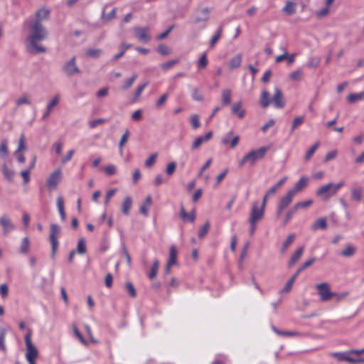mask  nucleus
Returning <instances> with one entry per match:
<instances>
[{"label": "nucleus", "instance_id": "nucleus-56", "mask_svg": "<svg viewBox=\"0 0 364 364\" xmlns=\"http://www.w3.org/2000/svg\"><path fill=\"white\" fill-rule=\"evenodd\" d=\"M136 77H137V75H134L131 77L127 79L124 84L122 85V88L123 90H127V89L129 88L133 85V83L136 80Z\"/></svg>", "mask_w": 364, "mask_h": 364}, {"label": "nucleus", "instance_id": "nucleus-48", "mask_svg": "<svg viewBox=\"0 0 364 364\" xmlns=\"http://www.w3.org/2000/svg\"><path fill=\"white\" fill-rule=\"evenodd\" d=\"M312 204H313V200L309 199V200H307L305 201L297 202L294 205H295L296 208H297V210H299V209L307 208Z\"/></svg>", "mask_w": 364, "mask_h": 364}, {"label": "nucleus", "instance_id": "nucleus-7", "mask_svg": "<svg viewBox=\"0 0 364 364\" xmlns=\"http://www.w3.org/2000/svg\"><path fill=\"white\" fill-rule=\"evenodd\" d=\"M316 288L318 290V294L320 299L322 301H328L332 299L333 292L331 291L330 286L328 283H321L316 285Z\"/></svg>", "mask_w": 364, "mask_h": 364}, {"label": "nucleus", "instance_id": "nucleus-8", "mask_svg": "<svg viewBox=\"0 0 364 364\" xmlns=\"http://www.w3.org/2000/svg\"><path fill=\"white\" fill-rule=\"evenodd\" d=\"M210 9L208 7L197 10L192 16L191 21L193 24H198L200 22H207L210 18Z\"/></svg>", "mask_w": 364, "mask_h": 364}, {"label": "nucleus", "instance_id": "nucleus-24", "mask_svg": "<svg viewBox=\"0 0 364 364\" xmlns=\"http://www.w3.org/2000/svg\"><path fill=\"white\" fill-rule=\"evenodd\" d=\"M132 205V198L130 196H127L124 198L123 203H122V212L124 215H128L129 213V210Z\"/></svg>", "mask_w": 364, "mask_h": 364}, {"label": "nucleus", "instance_id": "nucleus-22", "mask_svg": "<svg viewBox=\"0 0 364 364\" xmlns=\"http://www.w3.org/2000/svg\"><path fill=\"white\" fill-rule=\"evenodd\" d=\"M223 26H220L218 27V28L216 30L215 34L213 36V37L211 38L210 41V45H209V47L210 48H214V46H215V44L217 43V42L219 41V39L221 38L222 36V33H223Z\"/></svg>", "mask_w": 364, "mask_h": 364}, {"label": "nucleus", "instance_id": "nucleus-39", "mask_svg": "<svg viewBox=\"0 0 364 364\" xmlns=\"http://www.w3.org/2000/svg\"><path fill=\"white\" fill-rule=\"evenodd\" d=\"M116 11H117L116 8H114L109 14H106L105 9H103V11L102 12V16H101L102 20L107 22V21H109L114 19L116 16Z\"/></svg>", "mask_w": 364, "mask_h": 364}, {"label": "nucleus", "instance_id": "nucleus-36", "mask_svg": "<svg viewBox=\"0 0 364 364\" xmlns=\"http://www.w3.org/2000/svg\"><path fill=\"white\" fill-rule=\"evenodd\" d=\"M327 228L326 219L321 218L315 221L313 225L314 230L322 229L325 230Z\"/></svg>", "mask_w": 364, "mask_h": 364}, {"label": "nucleus", "instance_id": "nucleus-59", "mask_svg": "<svg viewBox=\"0 0 364 364\" xmlns=\"http://www.w3.org/2000/svg\"><path fill=\"white\" fill-rule=\"evenodd\" d=\"M176 168V163L174 161L171 162L168 164V166L166 168V173L168 176H172L174 173Z\"/></svg>", "mask_w": 364, "mask_h": 364}, {"label": "nucleus", "instance_id": "nucleus-18", "mask_svg": "<svg viewBox=\"0 0 364 364\" xmlns=\"http://www.w3.org/2000/svg\"><path fill=\"white\" fill-rule=\"evenodd\" d=\"M242 102L239 101L232 105L231 107V113L236 115L239 119H243L245 116L246 111L242 108Z\"/></svg>", "mask_w": 364, "mask_h": 364}, {"label": "nucleus", "instance_id": "nucleus-41", "mask_svg": "<svg viewBox=\"0 0 364 364\" xmlns=\"http://www.w3.org/2000/svg\"><path fill=\"white\" fill-rule=\"evenodd\" d=\"M295 4L291 1H287L284 7L283 8V11L287 13L288 15H293L296 12Z\"/></svg>", "mask_w": 364, "mask_h": 364}, {"label": "nucleus", "instance_id": "nucleus-16", "mask_svg": "<svg viewBox=\"0 0 364 364\" xmlns=\"http://www.w3.org/2000/svg\"><path fill=\"white\" fill-rule=\"evenodd\" d=\"M179 216L181 219L184 222L189 221L191 223H193L196 219V213L194 210L188 213L186 211L183 203L181 204Z\"/></svg>", "mask_w": 364, "mask_h": 364}, {"label": "nucleus", "instance_id": "nucleus-63", "mask_svg": "<svg viewBox=\"0 0 364 364\" xmlns=\"http://www.w3.org/2000/svg\"><path fill=\"white\" fill-rule=\"evenodd\" d=\"M191 123L194 129H198L200 126L199 117L197 114H194L191 117Z\"/></svg>", "mask_w": 364, "mask_h": 364}, {"label": "nucleus", "instance_id": "nucleus-5", "mask_svg": "<svg viewBox=\"0 0 364 364\" xmlns=\"http://www.w3.org/2000/svg\"><path fill=\"white\" fill-rule=\"evenodd\" d=\"M31 335V331L29 330L28 332L25 336V343L26 346V359H36V358L38 355V351L36 346L32 343Z\"/></svg>", "mask_w": 364, "mask_h": 364}, {"label": "nucleus", "instance_id": "nucleus-19", "mask_svg": "<svg viewBox=\"0 0 364 364\" xmlns=\"http://www.w3.org/2000/svg\"><path fill=\"white\" fill-rule=\"evenodd\" d=\"M294 196H295V195L293 193V192L291 193L289 190L287 191V193L284 196H282L281 198V199L278 203V205L286 209L289 205V204L292 202V200Z\"/></svg>", "mask_w": 364, "mask_h": 364}, {"label": "nucleus", "instance_id": "nucleus-21", "mask_svg": "<svg viewBox=\"0 0 364 364\" xmlns=\"http://www.w3.org/2000/svg\"><path fill=\"white\" fill-rule=\"evenodd\" d=\"M152 203V198L151 196H147L144 203L141 205L139 212L141 214L144 216H148L149 210L148 207H149Z\"/></svg>", "mask_w": 364, "mask_h": 364}, {"label": "nucleus", "instance_id": "nucleus-37", "mask_svg": "<svg viewBox=\"0 0 364 364\" xmlns=\"http://www.w3.org/2000/svg\"><path fill=\"white\" fill-rule=\"evenodd\" d=\"M29 245H30L29 239H28V237H25L24 238H23V240L21 241L19 252L21 254H24V255L27 254L29 250Z\"/></svg>", "mask_w": 364, "mask_h": 364}, {"label": "nucleus", "instance_id": "nucleus-50", "mask_svg": "<svg viewBox=\"0 0 364 364\" xmlns=\"http://www.w3.org/2000/svg\"><path fill=\"white\" fill-rule=\"evenodd\" d=\"M125 287L131 297L135 298L136 296V291L132 282H127Z\"/></svg>", "mask_w": 364, "mask_h": 364}, {"label": "nucleus", "instance_id": "nucleus-11", "mask_svg": "<svg viewBox=\"0 0 364 364\" xmlns=\"http://www.w3.org/2000/svg\"><path fill=\"white\" fill-rule=\"evenodd\" d=\"M0 224L3 228L4 235H7L10 232L15 230L16 227L11 222V220L6 215H4L0 218Z\"/></svg>", "mask_w": 364, "mask_h": 364}, {"label": "nucleus", "instance_id": "nucleus-15", "mask_svg": "<svg viewBox=\"0 0 364 364\" xmlns=\"http://www.w3.org/2000/svg\"><path fill=\"white\" fill-rule=\"evenodd\" d=\"M213 136V132L210 131L203 136H200L193 142L191 149L193 150L198 149L203 143L208 141Z\"/></svg>", "mask_w": 364, "mask_h": 364}, {"label": "nucleus", "instance_id": "nucleus-13", "mask_svg": "<svg viewBox=\"0 0 364 364\" xmlns=\"http://www.w3.org/2000/svg\"><path fill=\"white\" fill-rule=\"evenodd\" d=\"M50 13V10L46 8H41L36 12L34 18H30L27 21L42 23L43 21L48 20L49 18Z\"/></svg>", "mask_w": 364, "mask_h": 364}, {"label": "nucleus", "instance_id": "nucleus-29", "mask_svg": "<svg viewBox=\"0 0 364 364\" xmlns=\"http://www.w3.org/2000/svg\"><path fill=\"white\" fill-rule=\"evenodd\" d=\"M177 260V250L175 246L170 247L169 259L168 260V266H173L176 263Z\"/></svg>", "mask_w": 364, "mask_h": 364}, {"label": "nucleus", "instance_id": "nucleus-23", "mask_svg": "<svg viewBox=\"0 0 364 364\" xmlns=\"http://www.w3.org/2000/svg\"><path fill=\"white\" fill-rule=\"evenodd\" d=\"M364 100V92L358 93H352L347 97V100L349 104H353L358 101Z\"/></svg>", "mask_w": 364, "mask_h": 364}, {"label": "nucleus", "instance_id": "nucleus-27", "mask_svg": "<svg viewBox=\"0 0 364 364\" xmlns=\"http://www.w3.org/2000/svg\"><path fill=\"white\" fill-rule=\"evenodd\" d=\"M298 210L296 208L295 205H294L286 213L284 220L283 225H287L289 222L291 220L293 216L297 213Z\"/></svg>", "mask_w": 364, "mask_h": 364}, {"label": "nucleus", "instance_id": "nucleus-60", "mask_svg": "<svg viewBox=\"0 0 364 364\" xmlns=\"http://www.w3.org/2000/svg\"><path fill=\"white\" fill-rule=\"evenodd\" d=\"M192 98L196 101H202L203 100V95L200 93L198 88H193L191 94Z\"/></svg>", "mask_w": 364, "mask_h": 364}, {"label": "nucleus", "instance_id": "nucleus-64", "mask_svg": "<svg viewBox=\"0 0 364 364\" xmlns=\"http://www.w3.org/2000/svg\"><path fill=\"white\" fill-rule=\"evenodd\" d=\"M158 51L160 54L163 55H167L170 54L171 50L170 49L165 45L161 44L158 46Z\"/></svg>", "mask_w": 364, "mask_h": 364}, {"label": "nucleus", "instance_id": "nucleus-33", "mask_svg": "<svg viewBox=\"0 0 364 364\" xmlns=\"http://www.w3.org/2000/svg\"><path fill=\"white\" fill-rule=\"evenodd\" d=\"M363 188L361 187L353 188L351 190V199L355 201H360L362 199Z\"/></svg>", "mask_w": 364, "mask_h": 364}, {"label": "nucleus", "instance_id": "nucleus-6", "mask_svg": "<svg viewBox=\"0 0 364 364\" xmlns=\"http://www.w3.org/2000/svg\"><path fill=\"white\" fill-rule=\"evenodd\" d=\"M62 70L67 77H71L79 74L80 70L76 65V57L73 56L70 60L66 62L62 67Z\"/></svg>", "mask_w": 364, "mask_h": 364}, {"label": "nucleus", "instance_id": "nucleus-30", "mask_svg": "<svg viewBox=\"0 0 364 364\" xmlns=\"http://www.w3.org/2000/svg\"><path fill=\"white\" fill-rule=\"evenodd\" d=\"M231 94L232 92L229 89L223 90L222 92V105L223 106L229 105L231 102Z\"/></svg>", "mask_w": 364, "mask_h": 364}, {"label": "nucleus", "instance_id": "nucleus-51", "mask_svg": "<svg viewBox=\"0 0 364 364\" xmlns=\"http://www.w3.org/2000/svg\"><path fill=\"white\" fill-rule=\"evenodd\" d=\"M102 50L101 49L91 48V49L87 50L86 55L88 57L97 58L102 54Z\"/></svg>", "mask_w": 364, "mask_h": 364}, {"label": "nucleus", "instance_id": "nucleus-14", "mask_svg": "<svg viewBox=\"0 0 364 364\" xmlns=\"http://www.w3.org/2000/svg\"><path fill=\"white\" fill-rule=\"evenodd\" d=\"M272 102L274 106L277 109L283 108L285 106V101L283 97V93L278 87L274 88V94L272 97Z\"/></svg>", "mask_w": 364, "mask_h": 364}, {"label": "nucleus", "instance_id": "nucleus-61", "mask_svg": "<svg viewBox=\"0 0 364 364\" xmlns=\"http://www.w3.org/2000/svg\"><path fill=\"white\" fill-rule=\"evenodd\" d=\"M157 157V154H151L145 161V166L146 167H151L152 166L155 162Z\"/></svg>", "mask_w": 364, "mask_h": 364}, {"label": "nucleus", "instance_id": "nucleus-12", "mask_svg": "<svg viewBox=\"0 0 364 364\" xmlns=\"http://www.w3.org/2000/svg\"><path fill=\"white\" fill-rule=\"evenodd\" d=\"M148 27H136L134 28L135 36L139 41L144 43H148L151 39V36L148 33Z\"/></svg>", "mask_w": 364, "mask_h": 364}, {"label": "nucleus", "instance_id": "nucleus-32", "mask_svg": "<svg viewBox=\"0 0 364 364\" xmlns=\"http://www.w3.org/2000/svg\"><path fill=\"white\" fill-rule=\"evenodd\" d=\"M295 234L292 233L287 236V239L282 244V247L281 248L282 253H284L287 248L294 242L295 240Z\"/></svg>", "mask_w": 364, "mask_h": 364}, {"label": "nucleus", "instance_id": "nucleus-4", "mask_svg": "<svg viewBox=\"0 0 364 364\" xmlns=\"http://www.w3.org/2000/svg\"><path fill=\"white\" fill-rule=\"evenodd\" d=\"M60 232V228L57 224H51L50 225V242L51 243V258H55V254L58 250L59 242L57 239V235Z\"/></svg>", "mask_w": 364, "mask_h": 364}, {"label": "nucleus", "instance_id": "nucleus-25", "mask_svg": "<svg viewBox=\"0 0 364 364\" xmlns=\"http://www.w3.org/2000/svg\"><path fill=\"white\" fill-rule=\"evenodd\" d=\"M2 173L5 179L10 182L13 181L15 172L13 170L9 169L6 164L2 165Z\"/></svg>", "mask_w": 364, "mask_h": 364}, {"label": "nucleus", "instance_id": "nucleus-17", "mask_svg": "<svg viewBox=\"0 0 364 364\" xmlns=\"http://www.w3.org/2000/svg\"><path fill=\"white\" fill-rule=\"evenodd\" d=\"M309 183V179L305 177L302 176L294 185V188L290 189L289 191L296 196V194L300 191H301L303 189H304L306 187H307Z\"/></svg>", "mask_w": 364, "mask_h": 364}, {"label": "nucleus", "instance_id": "nucleus-45", "mask_svg": "<svg viewBox=\"0 0 364 364\" xmlns=\"http://www.w3.org/2000/svg\"><path fill=\"white\" fill-rule=\"evenodd\" d=\"M6 331L5 328H1L0 330V350L4 352H6V348L5 345V336H6Z\"/></svg>", "mask_w": 364, "mask_h": 364}, {"label": "nucleus", "instance_id": "nucleus-35", "mask_svg": "<svg viewBox=\"0 0 364 364\" xmlns=\"http://www.w3.org/2000/svg\"><path fill=\"white\" fill-rule=\"evenodd\" d=\"M129 135H130V132L128 129H127L125 130L124 133L123 134V135L122 136L121 139L119 142V152L121 154H122V153H123V146L127 143Z\"/></svg>", "mask_w": 364, "mask_h": 364}, {"label": "nucleus", "instance_id": "nucleus-47", "mask_svg": "<svg viewBox=\"0 0 364 364\" xmlns=\"http://www.w3.org/2000/svg\"><path fill=\"white\" fill-rule=\"evenodd\" d=\"M77 251L79 254H85L87 251L85 240L84 238H80L77 242Z\"/></svg>", "mask_w": 364, "mask_h": 364}, {"label": "nucleus", "instance_id": "nucleus-42", "mask_svg": "<svg viewBox=\"0 0 364 364\" xmlns=\"http://www.w3.org/2000/svg\"><path fill=\"white\" fill-rule=\"evenodd\" d=\"M319 145V141H317L306 151V155L304 156V159L306 161H308L311 158V156L314 154L316 149L318 148Z\"/></svg>", "mask_w": 364, "mask_h": 364}, {"label": "nucleus", "instance_id": "nucleus-49", "mask_svg": "<svg viewBox=\"0 0 364 364\" xmlns=\"http://www.w3.org/2000/svg\"><path fill=\"white\" fill-rule=\"evenodd\" d=\"M210 229V223L209 221H206L203 226L198 231V237L200 238H203L207 233L208 232Z\"/></svg>", "mask_w": 364, "mask_h": 364}, {"label": "nucleus", "instance_id": "nucleus-44", "mask_svg": "<svg viewBox=\"0 0 364 364\" xmlns=\"http://www.w3.org/2000/svg\"><path fill=\"white\" fill-rule=\"evenodd\" d=\"M9 154L7 143L3 141L0 144V157L3 159H6Z\"/></svg>", "mask_w": 364, "mask_h": 364}, {"label": "nucleus", "instance_id": "nucleus-1", "mask_svg": "<svg viewBox=\"0 0 364 364\" xmlns=\"http://www.w3.org/2000/svg\"><path fill=\"white\" fill-rule=\"evenodd\" d=\"M28 23V35L26 39L27 51L32 55L43 53L46 51L40 42L48 38V31L43 23L27 21Z\"/></svg>", "mask_w": 364, "mask_h": 364}, {"label": "nucleus", "instance_id": "nucleus-55", "mask_svg": "<svg viewBox=\"0 0 364 364\" xmlns=\"http://www.w3.org/2000/svg\"><path fill=\"white\" fill-rule=\"evenodd\" d=\"M59 95H55L47 105L46 108L47 109H48V112H51L53 107H55L59 103Z\"/></svg>", "mask_w": 364, "mask_h": 364}, {"label": "nucleus", "instance_id": "nucleus-20", "mask_svg": "<svg viewBox=\"0 0 364 364\" xmlns=\"http://www.w3.org/2000/svg\"><path fill=\"white\" fill-rule=\"evenodd\" d=\"M304 247L301 246L294 252L289 262V267H291L299 259L304 252Z\"/></svg>", "mask_w": 364, "mask_h": 364}, {"label": "nucleus", "instance_id": "nucleus-62", "mask_svg": "<svg viewBox=\"0 0 364 364\" xmlns=\"http://www.w3.org/2000/svg\"><path fill=\"white\" fill-rule=\"evenodd\" d=\"M348 292H342V293H336L333 292V295L332 296V299H333L336 302H339L343 300L347 295Z\"/></svg>", "mask_w": 364, "mask_h": 364}, {"label": "nucleus", "instance_id": "nucleus-10", "mask_svg": "<svg viewBox=\"0 0 364 364\" xmlns=\"http://www.w3.org/2000/svg\"><path fill=\"white\" fill-rule=\"evenodd\" d=\"M62 173L60 169L54 171L48 177L46 185L49 189H55L61 181Z\"/></svg>", "mask_w": 364, "mask_h": 364}, {"label": "nucleus", "instance_id": "nucleus-38", "mask_svg": "<svg viewBox=\"0 0 364 364\" xmlns=\"http://www.w3.org/2000/svg\"><path fill=\"white\" fill-rule=\"evenodd\" d=\"M304 122V116H299L294 119L291 127L290 129V134H292L294 130Z\"/></svg>", "mask_w": 364, "mask_h": 364}, {"label": "nucleus", "instance_id": "nucleus-31", "mask_svg": "<svg viewBox=\"0 0 364 364\" xmlns=\"http://www.w3.org/2000/svg\"><path fill=\"white\" fill-rule=\"evenodd\" d=\"M356 252V247L353 246L352 245H348L346 247L342 250L340 255L344 257H350Z\"/></svg>", "mask_w": 364, "mask_h": 364}, {"label": "nucleus", "instance_id": "nucleus-58", "mask_svg": "<svg viewBox=\"0 0 364 364\" xmlns=\"http://www.w3.org/2000/svg\"><path fill=\"white\" fill-rule=\"evenodd\" d=\"M321 62V59L318 57H312L311 58L307 63L308 67L309 68H316Z\"/></svg>", "mask_w": 364, "mask_h": 364}, {"label": "nucleus", "instance_id": "nucleus-34", "mask_svg": "<svg viewBox=\"0 0 364 364\" xmlns=\"http://www.w3.org/2000/svg\"><path fill=\"white\" fill-rule=\"evenodd\" d=\"M159 267V261L157 259H156L154 261L153 265H152V267L150 269V272L148 274V277L150 279H153L154 278H155L156 277Z\"/></svg>", "mask_w": 364, "mask_h": 364}, {"label": "nucleus", "instance_id": "nucleus-3", "mask_svg": "<svg viewBox=\"0 0 364 364\" xmlns=\"http://www.w3.org/2000/svg\"><path fill=\"white\" fill-rule=\"evenodd\" d=\"M344 184L345 182L343 181L336 184L328 183L318 188L316 191V196L321 198L323 200H327L331 197L336 195L337 192L344 186Z\"/></svg>", "mask_w": 364, "mask_h": 364}, {"label": "nucleus", "instance_id": "nucleus-26", "mask_svg": "<svg viewBox=\"0 0 364 364\" xmlns=\"http://www.w3.org/2000/svg\"><path fill=\"white\" fill-rule=\"evenodd\" d=\"M57 207L60 216V218L63 221L65 220L66 213L64 209V200L62 197H58L57 198Z\"/></svg>", "mask_w": 364, "mask_h": 364}, {"label": "nucleus", "instance_id": "nucleus-2", "mask_svg": "<svg viewBox=\"0 0 364 364\" xmlns=\"http://www.w3.org/2000/svg\"><path fill=\"white\" fill-rule=\"evenodd\" d=\"M269 149V146H262L257 149L251 150L239 161V167L242 168L246 164L253 166L257 161L262 160L265 156Z\"/></svg>", "mask_w": 364, "mask_h": 364}, {"label": "nucleus", "instance_id": "nucleus-46", "mask_svg": "<svg viewBox=\"0 0 364 364\" xmlns=\"http://www.w3.org/2000/svg\"><path fill=\"white\" fill-rule=\"evenodd\" d=\"M73 332L75 336L79 339L82 344L85 346L88 345V342L87 341V340L85 339L82 334L80 332V331L78 330L75 325H73Z\"/></svg>", "mask_w": 364, "mask_h": 364}, {"label": "nucleus", "instance_id": "nucleus-57", "mask_svg": "<svg viewBox=\"0 0 364 364\" xmlns=\"http://www.w3.org/2000/svg\"><path fill=\"white\" fill-rule=\"evenodd\" d=\"M178 63V59L171 60H169V61L166 62L164 63H162L161 65V68L163 70H167L171 68L174 65H176Z\"/></svg>", "mask_w": 364, "mask_h": 364}, {"label": "nucleus", "instance_id": "nucleus-43", "mask_svg": "<svg viewBox=\"0 0 364 364\" xmlns=\"http://www.w3.org/2000/svg\"><path fill=\"white\" fill-rule=\"evenodd\" d=\"M302 77L303 71L301 69H297L289 74V79L294 81H300Z\"/></svg>", "mask_w": 364, "mask_h": 364}, {"label": "nucleus", "instance_id": "nucleus-40", "mask_svg": "<svg viewBox=\"0 0 364 364\" xmlns=\"http://www.w3.org/2000/svg\"><path fill=\"white\" fill-rule=\"evenodd\" d=\"M242 63V55L240 54H237L234 56L230 62V68H239Z\"/></svg>", "mask_w": 364, "mask_h": 364}, {"label": "nucleus", "instance_id": "nucleus-28", "mask_svg": "<svg viewBox=\"0 0 364 364\" xmlns=\"http://www.w3.org/2000/svg\"><path fill=\"white\" fill-rule=\"evenodd\" d=\"M259 104H260L261 107L263 108H267L269 105V104H270L269 93L267 91L264 90L262 92L260 100H259Z\"/></svg>", "mask_w": 364, "mask_h": 364}, {"label": "nucleus", "instance_id": "nucleus-9", "mask_svg": "<svg viewBox=\"0 0 364 364\" xmlns=\"http://www.w3.org/2000/svg\"><path fill=\"white\" fill-rule=\"evenodd\" d=\"M264 214V210H263V208H259V202L255 201L252 205L248 222L258 223L263 218Z\"/></svg>", "mask_w": 364, "mask_h": 364}, {"label": "nucleus", "instance_id": "nucleus-53", "mask_svg": "<svg viewBox=\"0 0 364 364\" xmlns=\"http://www.w3.org/2000/svg\"><path fill=\"white\" fill-rule=\"evenodd\" d=\"M105 173L107 176H113L117 172L116 166L113 164H109L103 168Z\"/></svg>", "mask_w": 364, "mask_h": 364}, {"label": "nucleus", "instance_id": "nucleus-52", "mask_svg": "<svg viewBox=\"0 0 364 364\" xmlns=\"http://www.w3.org/2000/svg\"><path fill=\"white\" fill-rule=\"evenodd\" d=\"M208 61L207 59L206 53H203L198 61V67L199 69H203L208 65Z\"/></svg>", "mask_w": 364, "mask_h": 364}, {"label": "nucleus", "instance_id": "nucleus-54", "mask_svg": "<svg viewBox=\"0 0 364 364\" xmlns=\"http://www.w3.org/2000/svg\"><path fill=\"white\" fill-rule=\"evenodd\" d=\"M16 106L19 107L22 105H30L31 101L28 98V95L24 94L16 102Z\"/></svg>", "mask_w": 364, "mask_h": 364}]
</instances>
